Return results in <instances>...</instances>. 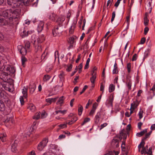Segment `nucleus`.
<instances>
[{
  "mask_svg": "<svg viewBox=\"0 0 155 155\" xmlns=\"http://www.w3.org/2000/svg\"><path fill=\"white\" fill-rule=\"evenodd\" d=\"M20 13L21 9L19 8L14 11L11 9L2 11L0 15L5 19L0 18V25L17 24Z\"/></svg>",
  "mask_w": 155,
  "mask_h": 155,
  "instance_id": "1",
  "label": "nucleus"
},
{
  "mask_svg": "<svg viewBox=\"0 0 155 155\" xmlns=\"http://www.w3.org/2000/svg\"><path fill=\"white\" fill-rule=\"evenodd\" d=\"M29 0H7L8 4L12 8H16L22 4L27 5Z\"/></svg>",
  "mask_w": 155,
  "mask_h": 155,
  "instance_id": "2",
  "label": "nucleus"
},
{
  "mask_svg": "<svg viewBox=\"0 0 155 155\" xmlns=\"http://www.w3.org/2000/svg\"><path fill=\"white\" fill-rule=\"evenodd\" d=\"M1 69L4 71L6 72L7 74L9 73V75L13 74L15 71V68L9 65H3L1 68Z\"/></svg>",
  "mask_w": 155,
  "mask_h": 155,
  "instance_id": "3",
  "label": "nucleus"
},
{
  "mask_svg": "<svg viewBox=\"0 0 155 155\" xmlns=\"http://www.w3.org/2000/svg\"><path fill=\"white\" fill-rule=\"evenodd\" d=\"M0 78L5 82H8L10 78L9 74L5 71L0 69Z\"/></svg>",
  "mask_w": 155,
  "mask_h": 155,
  "instance_id": "4",
  "label": "nucleus"
},
{
  "mask_svg": "<svg viewBox=\"0 0 155 155\" xmlns=\"http://www.w3.org/2000/svg\"><path fill=\"white\" fill-rule=\"evenodd\" d=\"M45 38L44 35H40L38 39H36L35 36L34 35L31 37V42L33 44H37L38 43H41L45 40Z\"/></svg>",
  "mask_w": 155,
  "mask_h": 155,
  "instance_id": "5",
  "label": "nucleus"
},
{
  "mask_svg": "<svg viewBox=\"0 0 155 155\" xmlns=\"http://www.w3.org/2000/svg\"><path fill=\"white\" fill-rule=\"evenodd\" d=\"M48 142L47 138H45L38 145L37 149L40 151H42L46 146Z\"/></svg>",
  "mask_w": 155,
  "mask_h": 155,
  "instance_id": "6",
  "label": "nucleus"
},
{
  "mask_svg": "<svg viewBox=\"0 0 155 155\" xmlns=\"http://www.w3.org/2000/svg\"><path fill=\"white\" fill-rule=\"evenodd\" d=\"M48 16L49 18L53 21H55L57 18V15L53 12L49 13Z\"/></svg>",
  "mask_w": 155,
  "mask_h": 155,
  "instance_id": "7",
  "label": "nucleus"
},
{
  "mask_svg": "<svg viewBox=\"0 0 155 155\" xmlns=\"http://www.w3.org/2000/svg\"><path fill=\"white\" fill-rule=\"evenodd\" d=\"M5 123L7 126L11 125L13 123L12 117H10L8 115L7 119L5 120Z\"/></svg>",
  "mask_w": 155,
  "mask_h": 155,
  "instance_id": "8",
  "label": "nucleus"
},
{
  "mask_svg": "<svg viewBox=\"0 0 155 155\" xmlns=\"http://www.w3.org/2000/svg\"><path fill=\"white\" fill-rule=\"evenodd\" d=\"M91 78L90 80L92 83V87H94V84L96 78V73H94L93 71V72L91 74Z\"/></svg>",
  "mask_w": 155,
  "mask_h": 155,
  "instance_id": "9",
  "label": "nucleus"
},
{
  "mask_svg": "<svg viewBox=\"0 0 155 155\" xmlns=\"http://www.w3.org/2000/svg\"><path fill=\"white\" fill-rule=\"evenodd\" d=\"M18 50L20 51L21 54L22 55H25L26 54L27 50L25 47H23L21 45H18Z\"/></svg>",
  "mask_w": 155,
  "mask_h": 155,
  "instance_id": "10",
  "label": "nucleus"
},
{
  "mask_svg": "<svg viewBox=\"0 0 155 155\" xmlns=\"http://www.w3.org/2000/svg\"><path fill=\"white\" fill-rule=\"evenodd\" d=\"M18 141L15 140L11 146V150L13 152H15L17 150Z\"/></svg>",
  "mask_w": 155,
  "mask_h": 155,
  "instance_id": "11",
  "label": "nucleus"
},
{
  "mask_svg": "<svg viewBox=\"0 0 155 155\" xmlns=\"http://www.w3.org/2000/svg\"><path fill=\"white\" fill-rule=\"evenodd\" d=\"M139 104V102L137 100H136V101H133L131 104V107L130 108V110L132 109L133 110H134L136 108H137V107L138 105Z\"/></svg>",
  "mask_w": 155,
  "mask_h": 155,
  "instance_id": "12",
  "label": "nucleus"
},
{
  "mask_svg": "<svg viewBox=\"0 0 155 155\" xmlns=\"http://www.w3.org/2000/svg\"><path fill=\"white\" fill-rule=\"evenodd\" d=\"M65 20V17L61 15L58 17L57 19L56 20V22L60 25Z\"/></svg>",
  "mask_w": 155,
  "mask_h": 155,
  "instance_id": "13",
  "label": "nucleus"
},
{
  "mask_svg": "<svg viewBox=\"0 0 155 155\" xmlns=\"http://www.w3.org/2000/svg\"><path fill=\"white\" fill-rule=\"evenodd\" d=\"M61 31V30H59L58 27H57L53 30V35L54 36L59 35Z\"/></svg>",
  "mask_w": 155,
  "mask_h": 155,
  "instance_id": "14",
  "label": "nucleus"
},
{
  "mask_svg": "<svg viewBox=\"0 0 155 155\" xmlns=\"http://www.w3.org/2000/svg\"><path fill=\"white\" fill-rule=\"evenodd\" d=\"M152 2V0H148V3L146 7V9H148V12L150 13H151L152 10V7L151 6Z\"/></svg>",
  "mask_w": 155,
  "mask_h": 155,
  "instance_id": "15",
  "label": "nucleus"
},
{
  "mask_svg": "<svg viewBox=\"0 0 155 155\" xmlns=\"http://www.w3.org/2000/svg\"><path fill=\"white\" fill-rule=\"evenodd\" d=\"M113 101V98L110 97L107 100L106 102V104L108 107L112 106Z\"/></svg>",
  "mask_w": 155,
  "mask_h": 155,
  "instance_id": "16",
  "label": "nucleus"
},
{
  "mask_svg": "<svg viewBox=\"0 0 155 155\" xmlns=\"http://www.w3.org/2000/svg\"><path fill=\"white\" fill-rule=\"evenodd\" d=\"M35 46V51H39L41 52L42 51V48L40 45V44L38 43V44H33Z\"/></svg>",
  "mask_w": 155,
  "mask_h": 155,
  "instance_id": "17",
  "label": "nucleus"
},
{
  "mask_svg": "<svg viewBox=\"0 0 155 155\" xmlns=\"http://www.w3.org/2000/svg\"><path fill=\"white\" fill-rule=\"evenodd\" d=\"M36 86L35 84L33 83L32 84H30L29 86V89H30V92L31 94H33L35 91V88Z\"/></svg>",
  "mask_w": 155,
  "mask_h": 155,
  "instance_id": "18",
  "label": "nucleus"
},
{
  "mask_svg": "<svg viewBox=\"0 0 155 155\" xmlns=\"http://www.w3.org/2000/svg\"><path fill=\"white\" fill-rule=\"evenodd\" d=\"M112 145L114 147H119L118 140L117 139H113L112 142Z\"/></svg>",
  "mask_w": 155,
  "mask_h": 155,
  "instance_id": "19",
  "label": "nucleus"
},
{
  "mask_svg": "<svg viewBox=\"0 0 155 155\" xmlns=\"http://www.w3.org/2000/svg\"><path fill=\"white\" fill-rule=\"evenodd\" d=\"M126 85L129 91L131 89L132 82L130 79L128 78L126 81Z\"/></svg>",
  "mask_w": 155,
  "mask_h": 155,
  "instance_id": "20",
  "label": "nucleus"
},
{
  "mask_svg": "<svg viewBox=\"0 0 155 155\" xmlns=\"http://www.w3.org/2000/svg\"><path fill=\"white\" fill-rule=\"evenodd\" d=\"M77 23L76 21L72 23L71 28L69 30V33L71 34H73L74 31V30L75 28L76 24Z\"/></svg>",
  "mask_w": 155,
  "mask_h": 155,
  "instance_id": "21",
  "label": "nucleus"
},
{
  "mask_svg": "<svg viewBox=\"0 0 155 155\" xmlns=\"http://www.w3.org/2000/svg\"><path fill=\"white\" fill-rule=\"evenodd\" d=\"M51 147V150L52 152L55 153H57V151L59 150L58 149V146L56 145H52Z\"/></svg>",
  "mask_w": 155,
  "mask_h": 155,
  "instance_id": "22",
  "label": "nucleus"
},
{
  "mask_svg": "<svg viewBox=\"0 0 155 155\" xmlns=\"http://www.w3.org/2000/svg\"><path fill=\"white\" fill-rule=\"evenodd\" d=\"M44 23L43 22H41L38 26L37 30L38 32H41L43 29Z\"/></svg>",
  "mask_w": 155,
  "mask_h": 155,
  "instance_id": "23",
  "label": "nucleus"
},
{
  "mask_svg": "<svg viewBox=\"0 0 155 155\" xmlns=\"http://www.w3.org/2000/svg\"><path fill=\"white\" fill-rule=\"evenodd\" d=\"M120 135L121 136L120 137H119V138H123V140H126L127 138V133L124 131H122L120 132Z\"/></svg>",
  "mask_w": 155,
  "mask_h": 155,
  "instance_id": "24",
  "label": "nucleus"
},
{
  "mask_svg": "<svg viewBox=\"0 0 155 155\" xmlns=\"http://www.w3.org/2000/svg\"><path fill=\"white\" fill-rule=\"evenodd\" d=\"M118 71L117 65L115 61L114 65V69L112 71L113 74H116Z\"/></svg>",
  "mask_w": 155,
  "mask_h": 155,
  "instance_id": "25",
  "label": "nucleus"
},
{
  "mask_svg": "<svg viewBox=\"0 0 155 155\" xmlns=\"http://www.w3.org/2000/svg\"><path fill=\"white\" fill-rule=\"evenodd\" d=\"M147 16V13H145V16L144 18V23L145 25H147L148 24L149 20L148 19Z\"/></svg>",
  "mask_w": 155,
  "mask_h": 155,
  "instance_id": "26",
  "label": "nucleus"
},
{
  "mask_svg": "<svg viewBox=\"0 0 155 155\" xmlns=\"http://www.w3.org/2000/svg\"><path fill=\"white\" fill-rule=\"evenodd\" d=\"M2 87H3L6 90H7V88L6 87L0 84V98L3 97L4 95L3 93L2 92Z\"/></svg>",
  "mask_w": 155,
  "mask_h": 155,
  "instance_id": "27",
  "label": "nucleus"
},
{
  "mask_svg": "<svg viewBox=\"0 0 155 155\" xmlns=\"http://www.w3.org/2000/svg\"><path fill=\"white\" fill-rule=\"evenodd\" d=\"M22 93L23 94V96L25 98H26L27 97V89L24 87L22 90Z\"/></svg>",
  "mask_w": 155,
  "mask_h": 155,
  "instance_id": "28",
  "label": "nucleus"
},
{
  "mask_svg": "<svg viewBox=\"0 0 155 155\" xmlns=\"http://www.w3.org/2000/svg\"><path fill=\"white\" fill-rule=\"evenodd\" d=\"M147 129H145L143 131L137 133L136 134V136L138 137H140L143 136L145 133H147Z\"/></svg>",
  "mask_w": 155,
  "mask_h": 155,
  "instance_id": "29",
  "label": "nucleus"
},
{
  "mask_svg": "<svg viewBox=\"0 0 155 155\" xmlns=\"http://www.w3.org/2000/svg\"><path fill=\"white\" fill-rule=\"evenodd\" d=\"M67 110H58L55 111V112L56 114H58V113H60L61 115V116L63 115L66 113Z\"/></svg>",
  "mask_w": 155,
  "mask_h": 155,
  "instance_id": "30",
  "label": "nucleus"
},
{
  "mask_svg": "<svg viewBox=\"0 0 155 155\" xmlns=\"http://www.w3.org/2000/svg\"><path fill=\"white\" fill-rule=\"evenodd\" d=\"M64 76L65 74L64 72L63 71H61L58 76L59 78H60V80L61 81L63 80Z\"/></svg>",
  "mask_w": 155,
  "mask_h": 155,
  "instance_id": "31",
  "label": "nucleus"
},
{
  "mask_svg": "<svg viewBox=\"0 0 155 155\" xmlns=\"http://www.w3.org/2000/svg\"><path fill=\"white\" fill-rule=\"evenodd\" d=\"M75 36H72L70 37L69 38L68 42L71 45L73 44L74 43V38H76Z\"/></svg>",
  "mask_w": 155,
  "mask_h": 155,
  "instance_id": "32",
  "label": "nucleus"
},
{
  "mask_svg": "<svg viewBox=\"0 0 155 155\" xmlns=\"http://www.w3.org/2000/svg\"><path fill=\"white\" fill-rule=\"evenodd\" d=\"M64 96H62L61 97H60L57 102V104H62L64 102Z\"/></svg>",
  "mask_w": 155,
  "mask_h": 155,
  "instance_id": "33",
  "label": "nucleus"
},
{
  "mask_svg": "<svg viewBox=\"0 0 155 155\" xmlns=\"http://www.w3.org/2000/svg\"><path fill=\"white\" fill-rule=\"evenodd\" d=\"M28 108L31 111L34 112L35 110V107L33 104H30L28 107Z\"/></svg>",
  "mask_w": 155,
  "mask_h": 155,
  "instance_id": "34",
  "label": "nucleus"
},
{
  "mask_svg": "<svg viewBox=\"0 0 155 155\" xmlns=\"http://www.w3.org/2000/svg\"><path fill=\"white\" fill-rule=\"evenodd\" d=\"M40 114L41 113L40 112H38L36 113L35 115L33 117V119L36 120L40 118Z\"/></svg>",
  "mask_w": 155,
  "mask_h": 155,
  "instance_id": "35",
  "label": "nucleus"
},
{
  "mask_svg": "<svg viewBox=\"0 0 155 155\" xmlns=\"http://www.w3.org/2000/svg\"><path fill=\"white\" fill-rule=\"evenodd\" d=\"M83 110V107L81 105L79 104V107L78 108V115H79L81 116V115Z\"/></svg>",
  "mask_w": 155,
  "mask_h": 155,
  "instance_id": "36",
  "label": "nucleus"
},
{
  "mask_svg": "<svg viewBox=\"0 0 155 155\" xmlns=\"http://www.w3.org/2000/svg\"><path fill=\"white\" fill-rule=\"evenodd\" d=\"M52 68V65H48L47 66L45 69L46 71L47 72H49Z\"/></svg>",
  "mask_w": 155,
  "mask_h": 155,
  "instance_id": "37",
  "label": "nucleus"
},
{
  "mask_svg": "<svg viewBox=\"0 0 155 155\" xmlns=\"http://www.w3.org/2000/svg\"><path fill=\"white\" fill-rule=\"evenodd\" d=\"M0 139L2 142H4L6 140L5 134H1L0 135Z\"/></svg>",
  "mask_w": 155,
  "mask_h": 155,
  "instance_id": "38",
  "label": "nucleus"
},
{
  "mask_svg": "<svg viewBox=\"0 0 155 155\" xmlns=\"http://www.w3.org/2000/svg\"><path fill=\"white\" fill-rule=\"evenodd\" d=\"M114 90V87L113 84H110L109 87V92H111Z\"/></svg>",
  "mask_w": 155,
  "mask_h": 155,
  "instance_id": "39",
  "label": "nucleus"
},
{
  "mask_svg": "<svg viewBox=\"0 0 155 155\" xmlns=\"http://www.w3.org/2000/svg\"><path fill=\"white\" fill-rule=\"evenodd\" d=\"M51 77L48 75H45L43 78V80L44 81H47Z\"/></svg>",
  "mask_w": 155,
  "mask_h": 155,
  "instance_id": "40",
  "label": "nucleus"
},
{
  "mask_svg": "<svg viewBox=\"0 0 155 155\" xmlns=\"http://www.w3.org/2000/svg\"><path fill=\"white\" fill-rule=\"evenodd\" d=\"M145 144V142L143 140H142L141 142L138 146V148H143V147H144V145Z\"/></svg>",
  "mask_w": 155,
  "mask_h": 155,
  "instance_id": "41",
  "label": "nucleus"
},
{
  "mask_svg": "<svg viewBox=\"0 0 155 155\" xmlns=\"http://www.w3.org/2000/svg\"><path fill=\"white\" fill-rule=\"evenodd\" d=\"M34 32V31H28L27 32H26L25 31H23V33L25 34L24 35V36H27L28 34H31Z\"/></svg>",
  "mask_w": 155,
  "mask_h": 155,
  "instance_id": "42",
  "label": "nucleus"
},
{
  "mask_svg": "<svg viewBox=\"0 0 155 155\" xmlns=\"http://www.w3.org/2000/svg\"><path fill=\"white\" fill-rule=\"evenodd\" d=\"M47 116V113L45 112L44 111H43L42 112L41 114V118H43L46 117Z\"/></svg>",
  "mask_w": 155,
  "mask_h": 155,
  "instance_id": "43",
  "label": "nucleus"
},
{
  "mask_svg": "<svg viewBox=\"0 0 155 155\" xmlns=\"http://www.w3.org/2000/svg\"><path fill=\"white\" fill-rule=\"evenodd\" d=\"M27 59L25 57L22 56L21 57L22 65L24 67L25 66V62L26 61Z\"/></svg>",
  "mask_w": 155,
  "mask_h": 155,
  "instance_id": "44",
  "label": "nucleus"
},
{
  "mask_svg": "<svg viewBox=\"0 0 155 155\" xmlns=\"http://www.w3.org/2000/svg\"><path fill=\"white\" fill-rule=\"evenodd\" d=\"M131 64L130 63H127V71L128 73H130L131 71Z\"/></svg>",
  "mask_w": 155,
  "mask_h": 155,
  "instance_id": "45",
  "label": "nucleus"
},
{
  "mask_svg": "<svg viewBox=\"0 0 155 155\" xmlns=\"http://www.w3.org/2000/svg\"><path fill=\"white\" fill-rule=\"evenodd\" d=\"M122 150L123 151H125V143L124 141H123L121 146Z\"/></svg>",
  "mask_w": 155,
  "mask_h": 155,
  "instance_id": "46",
  "label": "nucleus"
},
{
  "mask_svg": "<svg viewBox=\"0 0 155 155\" xmlns=\"http://www.w3.org/2000/svg\"><path fill=\"white\" fill-rule=\"evenodd\" d=\"M58 126L61 129H63L66 128L67 127V124L64 123L58 125Z\"/></svg>",
  "mask_w": 155,
  "mask_h": 155,
  "instance_id": "47",
  "label": "nucleus"
},
{
  "mask_svg": "<svg viewBox=\"0 0 155 155\" xmlns=\"http://www.w3.org/2000/svg\"><path fill=\"white\" fill-rule=\"evenodd\" d=\"M67 67V68L66 69V71L68 72L71 71L72 68V65L70 64L68 65Z\"/></svg>",
  "mask_w": 155,
  "mask_h": 155,
  "instance_id": "48",
  "label": "nucleus"
},
{
  "mask_svg": "<svg viewBox=\"0 0 155 155\" xmlns=\"http://www.w3.org/2000/svg\"><path fill=\"white\" fill-rule=\"evenodd\" d=\"M23 97H24L23 96H21L19 98L20 103L21 105H23L24 104V101Z\"/></svg>",
  "mask_w": 155,
  "mask_h": 155,
  "instance_id": "49",
  "label": "nucleus"
},
{
  "mask_svg": "<svg viewBox=\"0 0 155 155\" xmlns=\"http://www.w3.org/2000/svg\"><path fill=\"white\" fill-rule=\"evenodd\" d=\"M104 86L103 84V83H101L100 90H101V91H102V94H103L104 92Z\"/></svg>",
  "mask_w": 155,
  "mask_h": 155,
  "instance_id": "50",
  "label": "nucleus"
},
{
  "mask_svg": "<svg viewBox=\"0 0 155 155\" xmlns=\"http://www.w3.org/2000/svg\"><path fill=\"white\" fill-rule=\"evenodd\" d=\"M78 120V118L77 117H74L71 120V122L72 124L74 123Z\"/></svg>",
  "mask_w": 155,
  "mask_h": 155,
  "instance_id": "51",
  "label": "nucleus"
},
{
  "mask_svg": "<svg viewBox=\"0 0 155 155\" xmlns=\"http://www.w3.org/2000/svg\"><path fill=\"white\" fill-rule=\"evenodd\" d=\"M47 54V52L46 53H45V51L41 55V59L43 60L45 58V57Z\"/></svg>",
  "mask_w": 155,
  "mask_h": 155,
  "instance_id": "52",
  "label": "nucleus"
},
{
  "mask_svg": "<svg viewBox=\"0 0 155 155\" xmlns=\"http://www.w3.org/2000/svg\"><path fill=\"white\" fill-rule=\"evenodd\" d=\"M145 148H144V147H143V148L142 149V150L140 152V153L141 154H142L144 153L145 154H147L146 153V152H147V150Z\"/></svg>",
  "mask_w": 155,
  "mask_h": 155,
  "instance_id": "53",
  "label": "nucleus"
},
{
  "mask_svg": "<svg viewBox=\"0 0 155 155\" xmlns=\"http://www.w3.org/2000/svg\"><path fill=\"white\" fill-rule=\"evenodd\" d=\"M146 153L147 154H149V155H151L152 153V148L151 147H150L148 150V151L147 152H147H146Z\"/></svg>",
  "mask_w": 155,
  "mask_h": 155,
  "instance_id": "54",
  "label": "nucleus"
},
{
  "mask_svg": "<svg viewBox=\"0 0 155 155\" xmlns=\"http://www.w3.org/2000/svg\"><path fill=\"white\" fill-rule=\"evenodd\" d=\"M27 155H36V153L34 150H32L28 153Z\"/></svg>",
  "mask_w": 155,
  "mask_h": 155,
  "instance_id": "55",
  "label": "nucleus"
},
{
  "mask_svg": "<svg viewBox=\"0 0 155 155\" xmlns=\"http://www.w3.org/2000/svg\"><path fill=\"white\" fill-rule=\"evenodd\" d=\"M90 118H86L84 120V121L83 123L82 124V125H84L86 123L89 121L90 120Z\"/></svg>",
  "mask_w": 155,
  "mask_h": 155,
  "instance_id": "56",
  "label": "nucleus"
},
{
  "mask_svg": "<svg viewBox=\"0 0 155 155\" xmlns=\"http://www.w3.org/2000/svg\"><path fill=\"white\" fill-rule=\"evenodd\" d=\"M94 4H95V1H94V0H93V5H92L91 8L89 10V12H92V10L94 9Z\"/></svg>",
  "mask_w": 155,
  "mask_h": 155,
  "instance_id": "57",
  "label": "nucleus"
},
{
  "mask_svg": "<svg viewBox=\"0 0 155 155\" xmlns=\"http://www.w3.org/2000/svg\"><path fill=\"white\" fill-rule=\"evenodd\" d=\"M107 125V124L106 123H104L103 124H102L100 126V130H101L102 129H103L104 127L106 126Z\"/></svg>",
  "mask_w": 155,
  "mask_h": 155,
  "instance_id": "58",
  "label": "nucleus"
},
{
  "mask_svg": "<svg viewBox=\"0 0 155 155\" xmlns=\"http://www.w3.org/2000/svg\"><path fill=\"white\" fill-rule=\"evenodd\" d=\"M87 87H88L87 85H85L83 88L82 91L80 92V94H82L85 91L86 89L87 88Z\"/></svg>",
  "mask_w": 155,
  "mask_h": 155,
  "instance_id": "59",
  "label": "nucleus"
},
{
  "mask_svg": "<svg viewBox=\"0 0 155 155\" xmlns=\"http://www.w3.org/2000/svg\"><path fill=\"white\" fill-rule=\"evenodd\" d=\"M143 111H140L138 114L140 119H141L143 117Z\"/></svg>",
  "mask_w": 155,
  "mask_h": 155,
  "instance_id": "60",
  "label": "nucleus"
},
{
  "mask_svg": "<svg viewBox=\"0 0 155 155\" xmlns=\"http://www.w3.org/2000/svg\"><path fill=\"white\" fill-rule=\"evenodd\" d=\"M25 47L27 48H29L30 47V43L28 41L26 42V43H25Z\"/></svg>",
  "mask_w": 155,
  "mask_h": 155,
  "instance_id": "61",
  "label": "nucleus"
},
{
  "mask_svg": "<svg viewBox=\"0 0 155 155\" xmlns=\"http://www.w3.org/2000/svg\"><path fill=\"white\" fill-rule=\"evenodd\" d=\"M95 110L92 109L91 110L90 114L89 115L91 116H93L94 113L95 112Z\"/></svg>",
  "mask_w": 155,
  "mask_h": 155,
  "instance_id": "62",
  "label": "nucleus"
},
{
  "mask_svg": "<svg viewBox=\"0 0 155 155\" xmlns=\"http://www.w3.org/2000/svg\"><path fill=\"white\" fill-rule=\"evenodd\" d=\"M149 28L147 27H146L144 29V34L146 35L149 31Z\"/></svg>",
  "mask_w": 155,
  "mask_h": 155,
  "instance_id": "63",
  "label": "nucleus"
},
{
  "mask_svg": "<svg viewBox=\"0 0 155 155\" xmlns=\"http://www.w3.org/2000/svg\"><path fill=\"white\" fill-rule=\"evenodd\" d=\"M146 40V39L145 38H141V41H140V44H143Z\"/></svg>",
  "mask_w": 155,
  "mask_h": 155,
  "instance_id": "64",
  "label": "nucleus"
}]
</instances>
